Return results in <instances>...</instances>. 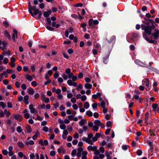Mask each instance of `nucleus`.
Returning <instances> with one entry per match:
<instances>
[{
  "mask_svg": "<svg viewBox=\"0 0 159 159\" xmlns=\"http://www.w3.org/2000/svg\"><path fill=\"white\" fill-rule=\"evenodd\" d=\"M55 79L57 78L59 76V73L57 71L53 75Z\"/></svg>",
  "mask_w": 159,
  "mask_h": 159,
  "instance_id": "obj_31",
  "label": "nucleus"
},
{
  "mask_svg": "<svg viewBox=\"0 0 159 159\" xmlns=\"http://www.w3.org/2000/svg\"><path fill=\"white\" fill-rule=\"evenodd\" d=\"M89 105L88 102H86L84 104V107L86 109L88 108L89 107Z\"/></svg>",
  "mask_w": 159,
  "mask_h": 159,
  "instance_id": "obj_25",
  "label": "nucleus"
},
{
  "mask_svg": "<svg viewBox=\"0 0 159 159\" xmlns=\"http://www.w3.org/2000/svg\"><path fill=\"white\" fill-rule=\"evenodd\" d=\"M2 153L4 155H7L8 153L7 151L6 150H4L2 151Z\"/></svg>",
  "mask_w": 159,
  "mask_h": 159,
  "instance_id": "obj_64",
  "label": "nucleus"
},
{
  "mask_svg": "<svg viewBox=\"0 0 159 159\" xmlns=\"http://www.w3.org/2000/svg\"><path fill=\"white\" fill-rule=\"evenodd\" d=\"M25 143L26 145H28L29 144L33 145L34 143V142L33 140H30L28 141H25Z\"/></svg>",
  "mask_w": 159,
  "mask_h": 159,
  "instance_id": "obj_13",
  "label": "nucleus"
},
{
  "mask_svg": "<svg viewBox=\"0 0 159 159\" xmlns=\"http://www.w3.org/2000/svg\"><path fill=\"white\" fill-rule=\"evenodd\" d=\"M83 149L82 147H79L77 149V151L78 152L81 153L82 152H83Z\"/></svg>",
  "mask_w": 159,
  "mask_h": 159,
  "instance_id": "obj_42",
  "label": "nucleus"
},
{
  "mask_svg": "<svg viewBox=\"0 0 159 159\" xmlns=\"http://www.w3.org/2000/svg\"><path fill=\"white\" fill-rule=\"evenodd\" d=\"M83 88V87H82V86L81 84H79V85H78V87H77V88L76 89L77 90H79V89H81Z\"/></svg>",
  "mask_w": 159,
  "mask_h": 159,
  "instance_id": "obj_56",
  "label": "nucleus"
},
{
  "mask_svg": "<svg viewBox=\"0 0 159 159\" xmlns=\"http://www.w3.org/2000/svg\"><path fill=\"white\" fill-rule=\"evenodd\" d=\"M0 106L2 107L3 108H4L6 107V105L4 102H0Z\"/></svg>",
  "mask_w": 159,
  "mask_h": 159,
  "instance_id": "obj_29",
  "label": "nucleus"
},
{
  "mask_svg": "<svg viewBox=\"0 0 159 159\" xmlns=\"http://www.w3.org/2000/svg\"><path fill=\"white\" fill-rule=\"evenodd\" d=\"M28 93L30 95H33L34 93V90L32 88H30L28 89Z\"/></svg>",
  "mask_w": 159,
  "mask_h": 159,
  "instance_id": "obj_15",
  "label": "nucleus"
},
{
  "mask_svg": "<svg viewBox=\"0 0 159 159\" xmlns=\"http://www.w3.org/2000/svg\"><path fill=\"white\" fill-rule=\"evenodd\" d=\"M92 52H93V54L94 55H97L98 54V52H97V50H96L95 49H93Z\"/></svg>",
  "mask_w": 159,
  "mask_h": 159,
  "instance_id": "obj_52",
  "label": "nucleus"
},
{
  "mask_svg": "<svg viewBox=\"0 0 159 159\" xmlns=\"http://www.w3.org/2000/svg\"><path fill=\"white\" fill-rule=\"evenodd\" d=\"M60 127L61 129H65L66 128V125L65 124H63L62 125H60Z\"/></svg>",
  "mask_w": 159,
  "mask_h": 159,
  "instance_id": "obj_37",
  "label": "nucleus"
},
{
  "mask_svg": "<svg viewBox=\"0 0 159 159\" xmlns=\"http://www.w3.org/2000/svg\"><path fill=\"white\" fill-rule=\"evenodd\" d=\"M70 101L73 103H75L76 102V99L75 98H72L70 99Z\"/></svg>",
  "mask_w": 159,
  "mask_h": 159,
  "instance_id": "obj_58",
  "label": "nucleus"
},
{
  "mask_svg": "<svg viewBox=\"0 0 159 159\" xmlns=\"http://www.w3.org/2000/svg\"><path fill=\"white\" fill-rule=\"evenodd\" d=\"M62 53H63V57L65 58H66L67 59H68L69 58V57L67 54H66L65 52H62Z\"/></svg>",
  "mask_w": 159,
  "mask_h": 159,
  "instance_id": "obj_44",
  "label": "nucleus"
},
{
  "mask_svg": "<svg viewBox=\"0 0 159 159\" xmlns=\"http://www.w3.org/2000/svg\"><path fill=\"white\" fill-rule=\"evenodd\" d=\"M36 7L35 6H32L30 4V2L29 3V6H28V10L29 12L31 14V16H33V14L32 12V11H34L35 9H36Z\"/></svg>",
  "mask_w": 159,
  "mask_h": 159,
  "instance_id": "obj_2",
  "label": "nucleus"
},
{
  "mask_svg": "<svg viewBox=\"0 0 159 159\" xmlns=\"http://www.w3.org/2000/svg\"><path fill=\"white\" fill-rule=\"evenodd\" d=\"M18 146L20 148H22L24 146V144L21 142H18L17 143Z\"/></svg>",
  "mask_w": 159,
  "mask_h": 159,
  "instance_id": "obj_32",
  "label": "nucleus"
},
{
  "mask_svg": "<svg viewBox=\"0 0 159 159\" xmlns=\"http://www.w3.org/2000/svg\"><path fill=\"white\" fill-rule=\"evenodd\" d=\"M57 152L59 153H61V152H62L63 153H65L66 150L62 147H61L58 149Z\"/></svg>",
  "mask_w": 159,
  "mask_h": 159,
  "instance_id": "obj_12",
  "label": "nucleus"
},
{
  "mask_svg": "<svg viewBox=\"0 0 159 159\" xmlns=\"http://www.w3.org/2000/svg\"><path fill=\"white\" fill-rule=\"evenodd\" d=\"M13 34L12 36V39L14 42H15L16 41L15 40V36H16V37L17 38V30L15 29H14L13 30Z\"/></svg>",
  "mask_w": 159,
  "mask_h": 159,
  "instance_id": "obj_6",
  "label": "nucleus"
},
{
  "mask_svg": "<svg viewBox=\"0 0 159 159\" xmlns=\"http://www.w3.org/2000/svg\"><path fill=\"white\" fill-rule=\"evenodd\" d=\"M152 107L153 109H156L157 108L158 105L157 104L153 103L152 104Z\"/></svg>",
  "mask_w": 159,
  "mask_h": 159,
  "instance_id": "obj_38",
  "label": "nucleus"
},
{
  "mask_svg": "<svg viewBox=\"0 0 159 159\" xmlns=\"http://www.w3.org/2000/svg\"><path fill=\"white\" fill-rule=\"evenodd\" d=\"M5 113L3 112V111L1 110H0V117H3Z\"/></svg>",
  "mask_w": 159,
  "mask_h": 159,
  "instance_id": "obj_43",
  "label": "nucleus"
},
{
  "mask_svg": "<svg viewBox=\"0 0 159 159\" xmlns=\"http://www.w3.org/2000/svg\"><path fill=\"white\" fill-rule=\"evenodd\" d=\"M40 12H41V11H39L38 9H35V10L34 11V13H33V15H36L38 14Z\"/></svg>",
  "mask_w": 159,
  "mask_h": 159,
  "instance_id": "obj_26",
  "label": "nucleus"
},
{
  "mask_svg": "<svg viewBox=\"0 0 159 159\" xmlns=\"http://www.w3.org/2000/svg\"><path fill=\"white\" fill-rule=\"evenodd\" d=\"M67 52L69 54H71L73 52V51L72 49L70 48L69 49L67 50Z\"/></svg>",
  "mask_w": 159,
  "mask_h": 159,
  "instance_id": "obj_51",
  "label": "nucleus"
},
{
  "mask_svg": "<svg viewBox=\"0 0 159 159\" xmlns=\"http://www.w3.org/2000/svg\"><path fill=\"white\" fill-rule=\"evenodd\" d=\"M97 147L96 146H89L87 147V149L89 151H95L97 149Z\"/></svg>",
  "mask_w": 159,
  "mask_h": 159,
  "instance_id": "obj_8",
  "label": "nucleus"
},
{
  "mask_svg": "<svg viewBox=\"0 0 159 159\" xmlns=\"http://www.w3.org/2000/svg\"><path fill=\"white\" fill-rule=\"evenodd\" d=\"M82 140L83 141H85L86 143L91 145H93V143L92 140L88 138L83 137L82 138Z\"/></svg>",
  "mask_w": 159,
  "mask_h": 159,
  "instance_id": "obj_4",
  "label": "nucleus"
},
{
  "mask_svg": "<svg viewBox=\"0 0 159 159\" xmlns=\"http://www.w3.org/2000/svg\"><path fill=\"white\" fill-rule=\"evenodd\" d=\"M39 7L42 9H43L45 7V5L44 3H40L39 5Z\"/></svg>",
  "mask_w": 159,
  "mask_h": 159,
  "instance_id": "obj_55",
  "label": "nucleus"
},
{
  "mask_svg": "<svg viewBox=\"0 0 159 159\" xmlns=\"http://www.w3.org/2000/svg\"><path fill=\"white\" fill-rule=\"evenodd\" d=\"M67 83L69 85H72L74 87H76L77 84L75 82H73L72 80H69L67 81Z\"/></svg>",
  "mask_w": 159,
  "mask_h": 159,
  "instance_id": "obj_7",
  "label": "nucleus"
},
{
  "mask_svg": "<svg viewBox=\"0 0 159 159\" xmlns=\"http://www.w3.org/2000/svg\"><path fill=\"white\" fill-rule=\"evenodd\" d=\"M111 125V122L110 121H108L107 122L106 125L107 127H110Z\"/></svg>",
  "mask_w": 159,
  "mask_h": 159,
  "instance_id": "obj_39",
  "label": "nucleus"
},
{
  "mask_svg": "<svg viewBox=\"0 0 159 159\" xmlns=\"http://www.w3.org/2000/svg\"><path fill=\"white\" fill-rule=\"evenodd\" d=\"M62 77L65 80H66L67 79L68 76L65 74H63L62 75Z\"/></svg>",
  "mask_w": 159,
  "mask_h": 159,
  "instance_id": "obj_46",
  "label": "nucleus"
},
{
  "mask_svg": "<svg viewBox=\"0 0 159 159\" xmlns=\"http://www.w3.org/2000/svg\"><path fill=\"white\" fill-rule=\"evenodd\" d=\"M7 107L8 108H11L12 107V104L10 102H7Z\"/></svg>",
  "mask_w": 159,
  "mask_h": 159,
  "instance_id": "obj_54",
  "label": "nucleus"
},
{
  "mask_svg": "<svg viewBox=\"0 0 159 159\" xmlns=\"http://www.w3.org/2000/svg\"><path fill=\"white\" fill-rule=\"evenodd\" d=\"M145 19L147 21L143 22L145 25H141L142 29L144 31L145 34L152 35L155 39H157L159 37V31L155 29V26L153 24L154 21L151 19L146 20L145 18Z\"/></svg>",
  "mask_w": 159,
  "mask_h": 159,
  "instance_id": "obj_1",
  "label": "nucleus"
},
{
  "mask_svg": "<svg viewBox=\"0 0 159 159\" xmlns=\"http://www.w3.org/2000/svg\"><path fill=\"white\" fill-rule=\"evenodd\" d=\"M93 23V21L92 19H90L89 21V26H91Z\"/></svg>",
  "mask_w": 159,
  "mask_h": 159,
  "instance_id": "obj_41",
  "label": "nucleus"
},
{
  "mask_svg": "<svg viewBox=\"0 0 159 159\" xmlns=\"http://www.w3.org/2000/svg\"><path fill=\"white\" fill-rule=\"evenodd\" d=\"M46 20L47 22L48 23V24L50 25L51 22V19L49 18H48L46 19Z\"/></svg>",
  "mask_w": 159,
  "mask_h": 159,
  "instance_id": "obj_63",
  "label": "nucleus"
},
{
  "mask_svg": "<svg viewBox=\"0 0 159 159\" xmlns=\"http://www.w3.org/2000/svg\"><path fill=\"white\" fill-rule=\"evenodd\" d=\"M4 34L6 37H7L9 39H11V37L10 34L8 33L7 30L5 31Z\"/></svg>",
  "mask_w": 159,
  "mask_h": 159,
  "instance_id": "obj_19",
  "label": "nucleus"
},
{
  "mask_svg": "<svg viewBox=\"0 0 159 159\" xmlns=\"http://www.w3.org/2000/svg\"><path fill=\"white\" fill-rule=\"evenodd\" d=\"M116 39V37L115 36H113L111 37H108L107 39V41L110 43L115 41Z\"/></svg>",
  "mask_w": 159,
  "mask_h": 159,
  "instance_id": "obj_9",
  "label": "nucleus"
},
{
  "mask_svg": "<svg viewBox=\"0 0 159 159\" xmlns=\"http://www.w3.org/2000/svg\"><path fill=\"white\" fill-rule=\"evenodd\" d=\"M31 84L32 86L35 87L37 85V83L35 81H33L32 82Z\"/></svg>",
  "mask_w": 159,
  "mask_h": 159,
  "instance_id": "obj_48",
  "label": "nucleus"
},
{
  "mask_svg": "<svg viewBox=\"0 0 159 159\" xmlns=\"http://www.w3.org/2000/svg\"><path fill=\"white\" fill-rule=\"evenodd\" d=\"M87 152L86 151H84L82 152V159H87Z\"/></svg>",
  "mask_w": 159,
  "mask_h": 159,
  "instance_id": "obj_11",
  "label": "nucleus"
},
{
  "mask_svg": "<svg viewBox=\"0 0 159 159\" xmlns=\"http://www.w3.org/2000/svg\"><path fill=\"white\" fill-rule=\"evenodd\" d=\"M98 104L96 103H93L92 104V107L94 109H96L97 107Z\"/></svg>",
  "mask_w": 159,
  "mask_h": 159,
  "instance_id": "obj_35",
  "label": "nucleus"
},
{
  "mask_svg": "<svg viewBox=\"0 0 159 159\" xmlns=\"http://www.w3.org/2000/svg\"><path fill=\"white\" fill-rule=\"evenodd\" d=\"M84 87L87 89H90L92 87V85L86 83L84 85Z\"/></svg>",
  "mask_w": 159,
  "mask_h": 159,
  "instance_id": "obj_18",
  "label": "nucleus"
},
{
  "mask_svg": "<svg viewBox=\"0 0 159 159\" xmlns=\"http://www.w3.org/2000/svg\"><path fill=\"white\" fill-rule=\"evenodd\" d=\"M65 73L66 74H69L70 73V68H67L65 70Z\"/></svg>",
  "mask_w": 159,
  "mask_h": 159,
  "instance_id": "obj_53",
  "label": "nucleus"
},
{
  "mask_svg": "<svg viewBox=\"0 0 159 159\" xmlns=\"http://www.w3.org/2000/svg\"><path fill=\"white\" fill-rule=\"evenodd\" d=\"M26 129L28 133H30L32 132V130L30 125H29L26 127Z\"/></svg>",
  "mask_w": 159,
  "mask_h": 159,
  "instance_id": "obj_21",
  "label": "nucleus"
},
{
  "mask_svg": "<svg viewBox=\"0 0 159 159\" xmlns=\"http://www.w3.org/2000/svg\"><path fill=\"white\" fill-rule=\"evenodd\" d=\"M109 57L108 56H107L106 57L104 58L103 61L105 64H107V60Z\"/></svg>",
  "mask_w": 159,
  "mask_h": 159,
  "instance_id": "obj_40",
  "label": "nucleus"
},
{
  "mask_svg": "<svg viewBox=\"0 0 159 159\" xmlns=\"http://www.w3.org/2000/svg\"><path fill=\"white\" fill-rule=\"evenodd\" d=\"M43 130L45 132H47L48 131V128L47 126H44L43 128Z\"/></svg>",
  "mask_w": 159,
  "mask_h": 159,
  "instance_id": "obj_57",
  "label": "nucleus"
},
{
  "mask_svg": "<svg viewBox=\"0 0 159 159\" xmlns=\"http://www.w3.org/2000/svg\"><path fill=\"white\" fill-rule=\"evenodd\" d=\"M101 123L100 121L98 120H96L94 121V124L95 125H96L97 126H99L101 124Z\"/></svg>",
  "mask_w": 159,
  "mask_h": 159,
  "instance_id": "obj_20",
  "label": "nucleus"
},
{
  "mask_svg": "<svg viewBox=\"0 0 159 159\" xmlns=\"http://www.w3.org/2000/svg\"><path fill=\"white\" fill-rule=\"evenodd\" d=\"M86 123V121L84 119H82L79 122V124L80 126H82L85 124Z\"/></svg>",
  "mask_w": 159,
  "mask_h": 159,
  "instance_id": "obj_16",
  "label": "nucleus"
},
{
  "mask_svg": "<svg viewBox=\"0 0 159 159\" xmlns=\"http://www.w3.org/2000/svg\"><path fill=\"white\" fill-rule=\"evenodd\" d=\"M143 84H145V85L147 87H148L149 86V80L148 79H145L143 80Z\"/></svg>",
  "mask_w": 159,
  "mask_h": 159,
  "instance_id": "obj_10",
  "label": "nucleus"
},
{
  "mask_svg": "<svg viewBox=\"0 0 159 159\" xmlns=\"http://www.w3.org/2000/svg\"><path fill=\"white\" fill-rule=\"evenodd\" d=\"M29 108L31 113H33L35 114L37 113L38 111L34 107V106L33 104H30L29 106Z\"/></svg>",
  "mask_w": 159,
  "mask_h": 159,
  "instance_id": "obj_3",
  "label": "nucleus"
},
{
  "mask_svg": "<svg viewBox=\"0 0 159 159\" xmlns=\"http://www.w3.org/2000/svg\"><path fill=\"white\" fill-rule=\"evenodd\" d=\"M25 77L29 81H31L33 80L32 77L29 74L25 75Z\"/></svg>",
  "mask_w": 159,
  "mask_h": 159,
  "instance_id": "obj_14",
  "label": "nucleus"
},
{
  "mask_svg": "<svg viewBox=\"0 0 159 159\" xmlns=\"http://www.w3.org/2000/svg\"><path fill=\"white\" fill-rule=\"evenodd\" d=\"M63 134L66 136L68 134V132L67 129H65L64 130Z\"/></svg>",
  "mask_w": 159,
  "mask_h": 159,
  "instance_id": "obj_61",
  "label": "nucleus"
},
{
  "mask_svg": "<svg viewBox=\"0 0 159 159\" xmlns=\"http://www.w3.org/2000/svg\"><path fill=\"white\" fill-rule=\"evenodd\" d=\"M2 44L3 46V47L2 48L3 50H4L7 49L6 47L7 45V43L5 41H3L2 43Z\"/></svg>",
  "mask_w": 159,
  "mask_h": 159,
  "instance_id": "obj_17",
  "label": "nucleus"
},
{
  "mask_svg": "<svg viewBox=\"0 0 159 159\" xmlns=\"http://www.w3.org/2000/svg\"><path fill=\"white\" fill-rule=\"evenodd\" d=\"M98 129V127L96 125H94L93 126L92 129L94 131L97 132Z\"/></svg>",
  "mask_w": 159,
  "mask_h": 159,
  "instance_id": "obj_22",
  "label": "nucleus"
},
{
  "mask_svg": "<svg viewBox=\"0 0 159 159\" xmlns=\"http://www.w3.org/2000/svg\"><path fill=\"white\" fill-rule=\"evenodd\" d=\"M14 118L19 121H21L23 118L19 114H14L13 115Z\"/></svg>",
  "mask_w": 159,
  "mask_h": 159,
  "instance_id": "obj_5",
  "label": "nucleus"
},
{
  "mask_svg": "<svg viewBox=\"0 0 159 159\" xmlns=\"http://www.w3.org/2000/svg\"><path fill=\"white\" fill-rule=\"evenodd\" d=\"M46 28L48 30L50 31H53L54 30V28L50 26H47Z\"/></svg>",
  "mask_w": 159,
  "mask_h": 159,
  "instance_id": "obj_50",
  "label": "nucleus"
},
{
  "mask_svg": "<svg viewBox=\"0 0 159 159\" xmlns=\"http://www.w3.org/2000/svg\"><path fill=\"white\" fill-rule=\"evenodd\" d=\"M142 151L140 149H139L137 151V153L138 155L140 156L142 154Z\"/></svg>",
  "mask_w": 159,
  "mask_h": 159,
  "instance_id": "obj_49",
  "label": "nucleus"
},
{
  "mask_svg": "<svg viewBox=\"0 0 159 159\" xmlns=\"http://www.w3.org/2000/svg\"><path fill=\"white\" fill-rule=\"evenodd\" d=\"M30 117V114L28 113H26L24 114V117L26 119L29 118Z\"/></svg>",
  "mask_w": 159,
  "mask_h": 159,
  "instance_id": "obj_45",
  "label": "nucleus"
},
{
  "mask_svg": "<svg viewBox=\"0 0 159 159\" xmlns=\"http://www.w3.org/2000/svg\"><path fill=\"white\" fill-rule=\"evenodd\" d=\"M50 154L51 156H53L55 155V152L54 151H51Z\"/></svg>",
  "mask_w": 159,
  "mask_h": 159,
  "instance_id": "obj_62",
  "label": "nucleus"
},
{
  "mask_svg": "<svg viewBox=\"0 0 159 159\" xmlns=\"http://www.w3.org/2000/svg\"><path fill=\"white\" fill-rule=\"evenodd\" d=\"M73 97V94L71 93H69L67 94V97L68 98H72Z\"/></svg>",
  "mask_w": 159,
  "mask_h": 159,
  "instance_id": "obj_60",
  "label": "nucleus"
},
{
  "mask_svg": "<svg viewBox=\"0 0 159 159\" xmlns=\"http://www.w3.org/2000/svg\"><path fill=\"white\" fill-rule=\"evenodd\" d=\"M87 99L85 95H84L81 96V100L83 101H84Z\"/></svg>",
  "mask_w": 159,
  "mask_h": 159,
  "instance_id": "obj_34",
  "label": "nucleus"
},
{
  "mask_svg": "<svg viewBox=\"0 0 159 159\" xmlns=\"http://www.w3.org/2000/svg\"><path fill=\"white\" fill-rule=\"evenodd\" d=\"M105 154L107 157V158L106 159H111V157L110 156V154L108 152H106L105 153Z\"/></svg>",
  "mask_w": 159,
  "mask_h": 159,
  "instance_id": "obj_30",
  "label": "nucleus"
},
{
  "mask_svg": "<svg viewBox=\"0 0 159 159\" xmlns=\"http://www.w3.org/2000/svg\"><path fill=\"white\" fill-rule=\"evenodd\" d=\"M76 153V149H74L72 151L71 154L72 156H75Z\"/></svg>",
  "mask_w": 159,
  "mask_h": 159,
  "instance_id": "obj_36",
  "label": "nucleus"
},
{
  "mask_svg": "<svg viewBox=\"0 0 159 159\" xmlns=\"http://www.w3.org/2000/svg\"><path fill=\"white\" fill-rule=\"evenodd\" d=\"M39 134V132H37L32 137L33 139L34 140H35L36 139L37 137H38V135Z\"/></svg>",
  "mask_w": 159,
  "mask_h": 159,
  "instance_id": "obj_24",
  "label": "nucleus"
},
{
  "mask_svg": "<svg viewBox=\"0 0 159 159\" xmlns=\"http://www.w3.org/2000/svg\"><path fill=\"white\" fill-rule=\"evenodd\" d=\"M3 62L4 64H7L8 62V59L7 58H5L3 59Z\"/></svg>",
  "mask_w": 159,
  "mask_h": 159,
  "instance_id": "obj_47",
  "label": "nucleus"
},
{
  "mask_svg": "<svg viewBox=\"0 0 159 159\" xmlns=\"http://www.w3.org/2000/svg\"><path fill=\"white\" fill-rule=\"evenodd\" d=\"M16 130L19 133H20L23 131V130L22 129L21 127L20 126L17 127L16 128Z\"/></svg>",
  "mask_w": 159,
  "mask_h": 159,
  "instance_id": "obj_27",
  "label": "nucleus"
},
{
  "mask_svg": "<svg viewBox=\"0 0 159 159\" xmlns=\"http://www.w3.org/2000/svg\"><path fill=\"white\" fill-rule=\"evenodd\" d=\"M86 114L89 116L91 117L93 115V113L90 111H88L86 112Z\"/></svg>",
  "mask_w": 159,
  "mask_h": 159,
  "instance_id": "obj_23",
  "label": "nucleus"
},
{
  "mask_svg": "<svg viewBox=\"0 0 159 159\" xmlns=\"http://www.w3.org/2000/svg\"><path fill=\"white\" fill-rule=\"evenodd\" d=\"M59 104L58 102H56L54 104V107L55 109H57V107L59 106Z\"/></svg>",
  "mask_w": 159,
  "mask_h": 159,
  "instance_id": "obj_59",
  "label": "nucleus"
},
{
  "mask_svg": "<svg viewBox=\"0 0 159 159\" xmlns=\"http://www.w3.org/2000/svg\"><path fill=\"white\" fill-rule=\"evenodd\" d=\"M101 107L102 108H104V107H105V102L104 101H102L101 102Z\"/></svg>",
  "mask_w": 159,
  "mask_h": 159,
  "instance_id": "obj_28",
  "label": "nucleus"
},
{
  "mask_svg": "<svg viewBox=\"0 0 159 159\" xmlns=\"http://www.w3.org/2000/svg\"><path fill=\"white\" fill-rule=\"evenodd\" d=\"M18 156H19V157L20 158H22L23 157V158H24V157L25 156V155H24L23 153L21 152H19L18 153Z\"/></svg>",
  "mask_w": 159,
  "mask_h": 159,
  "instance_id": "obj_33",
  "label": "nucleus"
}]
</instances>
